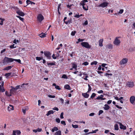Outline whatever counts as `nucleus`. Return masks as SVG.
Instances as JSON below:
<instances>
[{"instance_id":"obj_48","label":"nucleus","mask_w":135,"mask_h":135,"mask_svg":"<svg viewBox=\"0 0 135 135\" xmlns=\"http://www.w3.org/2000/svg\"><path fill=\"white\" fill-rule=\"evenodd\" d=\"M56 121L57 123H60V120L59 118H57L56 119Z\"/></svg>"},{"instance_id":"obj_19","label":"nucleus","mask_w":135,"mask_h":135,"mask_svg":"<svg viewBox=\"0 0 135 135\" xmlns=\"http://www.w3.org/2000/svg\"><path fill=\"white\" fill-rule=\"evenodd\" d=\"M13 66H8L7 67L5 68L4 69V70H8L10 69L11 68L13 67Z\"/></svg>"},{"instance_id":"obj_58","label":"nucleus","mask_w":135,"mask_h":135,"mask_svg":"<svg viewBox=\"0 0 135 135\" xmlns=\"http://www.w3.org/2000/svg\"><path fill=\"white\" fill-rule=\"evenodd\" d=\"M59 99L62 103L63 104L64 102V100L62 98H60Z\"/></svg>"},{"instance_id":"obj_31","label":"nucleus","mask_w":135,"mask_h":135,"mask_svg":"<svg viewBox=\"0 0 135 135\" xmlns=\"http://www.w3.org/2000/svg\"><path fill=\"white\" fill-rule=\"evenodd\" d=\"M88 86L89 88L88 89V91H87V93H89V92L90 91H91V86H90V85L89 84H88Z\"/></svg>"},{"instance_id":"obj_43","label":"nucleus","mask_w":135,"mask_h":135,"mask_svg":"<svg viewBox=\"0 0 135 135\" xmlns=\"http://www.w3.org/2000/svg\"><path fill=\"white\" fill-rule=\"evenodd\" d=\"M88 64H89V63H88V62L87 61L85 62H83L82 64V65H83L85 66H86V65H88Z\"/></svg>"},{"instance_id":"obj_23","label":"nucleus","mask_w":135,"mask_h":135,"mask_svg":"<svg viewBox=\"0 0 135 135\" xmlns=\"http://www.w3.org/2000/svg\"><path fill=\"white\" fill-rule=\"evenodd\" d=\"M5 91V90L1 85H0V92H3Z\"/></svg>"},{"instance_id":"obj_62","label":"nucleus","mask_w":135,"mask_h":135,"mask_svg":"<svg viewBox=\"0 0 135 135\" xmlns=\"http://www.w3.org/2000/svg\"><path fill=\"white\" fill-rule=\"evenodd\" d=\"M103 92V91L102 90H99V91H98V93H99V94H100V93H102Z\"/></svg>"},{"instance_id":"obj_22","label":"nucleus","mask_w":135,"mask_h":135,"mask_svg":"<svg viewBox=\"0 0 135 135\" xmlns=\"http://www.w3.org/2000/svg\"><path fill=\"white\" fill-rule=\"evenodd\" d=\"M58 130V129L57 127H54V128L52 129V132H54L55 131H56Z\"/></svg>"},{"instance_id":"obj_56","label":"nucleus","mask_w":135,"mask_h":135,"mask_svg":"<svg viewBox=\"0 0 135 135\" xmlns=\"http://www.w3.org/2000/svg\"><path fill=\"white\" fill-rule=\"evenodd\" d=\"M84 40V39H81V38H79L78 40V41H79V42H83Z\"/></svg>"},{"instance_id":"obj_42","label":"nucleus","mask_w":135,"mask_h":135,"mask_svg":"<svg viewBox=\"0 0 135 135\" xmlns=\"http://www.w3.org/2000/svg\"><path fill=\"white\" fill-rule=\"evenodd\" d=\"M16 61L17 62H18V63H21V61L20 59H13V61Z\"/></svg>"},{"instance_id":"obj_54","label":"nucleus","mask_w":135,"mask_h":135,"mask_svg":"<svg viewBox=\"0 0 135 135\" xmlns=\"http://www.w3.org/2000/svg\"><path fill=\"white\" fill-rule=\"evenodd\" d=\"M84 2H83V1H81L80 4L81 5H82L83 6H84L85 5V4L84 3Z\"/></svg>"},{"instance_id":"obj_57","label":"nucleus","mask_w":135,"mask_h":135,"mask_svg":"<svg viewBox=\"0 0 135 135\" xmlns=\"http://www.w3.org/2000/svg\"><path fill=\"white\" fill-rule=\"evenodd\" d=\"M52 109L56 110L57 111H58L59 110V109L57 107H55L54 108H53Z\"/></svg>"},{"instance_id":"obj_10","label":"nucleus","mask_w":135,"mask_h":135,"mask_svg":"<svg viewBox=\"0 0 135 135\" xmlns=\"http://www.w3.org/2000/svg\"><path fill=\"white\" fill-rule=\"evenodd\" d=\"M130 100L131 103L133 104L135 100V97L134 96H131L130 99Z\"/></svg>"},{"instance_id":"obj_45","label":"nucleus","mask_w":135,"mask_h":135,"mask_svg":"<svg viewBox=\"0 0 135 135\" xmlns=\"http://www.w3.org/2000/svg\"><path fill=\"white\" fill-rule=\"evenodd\" d=\"M123 11H124V10L123 9H120L119 12L118 13V14H121L123 12Z\"/></svg>"},{"instance_id":"obj_55","label":"nucleus","mask_w":135,"mask_h":135,"mask_svg":"<svg viewBox=\"0 0 135 135\" xmlns=\"http://www.w3.org/2000/svg\"><path fill=\"white\" fill-rule=\"evenodd\" d=\"M102 97L101 96H98L96 99L97 100H102Z\"/></svg>"},{"instance_id":"obj_40","label":"nucleus","mask_w":135,"mask_h":135,"mask_svg":"<svg viewBox=\"0 0 135 135\" xmlns=\"http://www.w3.org/2000/svg\"><path fill=\"white\" fill-rule=\"evenodd\" d=\"M83 9L86 11H87L88 10V6H87L86 7H85L84 6H83Z\"/></svg>"},{"instance_id":"obj_60","label":"nucleus","mask_w":135,"mask_h":135,"mask_svg":"<svg viewBox=\"0 0 135 135\" xmlns=\"http://www.w3.org/2000/svg\"><path fill=\"white\" fill-rule=\"evenodd\" d=\"M95 114V113H91L89 114V116H93Z\"/></svg>"},{"instance_id":"obj_30","label":"nucleus","mask_w":135,"mask_h":135,"mask_svg":"<svg viewBox=\"0 0 135 135\" xmlns=\"http://www.w3.org/2000/svg\"><path fill=\"white\" fill-rule=\"evenodd\" d=\"M73 66L72 68H73L76 69V68L77 65L75 63H73L72 64Z\"/></svg>"},{"instance_id":"obj_29","label":"nucleus","mask_w":135,"mask_h":135,"mask_svg":"<svg viewBox=\"0 0 135 135\" xmlns=\"http://www.w3.org/2000/svg\"><path fill=\"white\" fill-rule=\"evenodd\" d=\"M12 74V73H6L5 74V76H6V78H7L10 76Z\"/></svg>"},{"instance_id":"obj_53","label":"nucleus","mask_w":135,"mask_h":135,"mask_svg":"<svg viewBox=\"0 0 135 135\" xmlns=\"http://www.w3.org/2000/svg\"><path fill=\"white\" fill-rule=\"evenodd\" d=\"M17 42L18 43L19 42L18 40H16V39H15L13 41V43L15 44H16L17 43Z\"/></svg>"},{"instance_id":"obj_9","label":"nucleus","mask_w":135,"mask_h":135,"mask_svg":"<svg viewBox=\"0 0 135 135\" xmlns=\"http://www.w3.org/2000/svg\"><path fill=\"white\" fill-rule=\"evenodd\" d=\"M44 55L46 56L48 59H50L51 57V54L49 52H44Z\"/></svg>"},{"instance_id":"obj_6","label":"nucleus","mask_w":135,"mask_h":135,"mask_svg":"<svg viewBox=\"0 0 135 135\" xmlns=\"http://www.w3.org/2000/svg\"><path fill=\"white\" fill-rule=\"evenodd\" d=\"M128 61V59L125 58L123 59L120 62V64L121 65H124Z\"/></svg>"},{"instance_id":"obj_18","label":"nucleus","mask_w":135,"mask_h":135,"mask_svg":"<svg viewBox=\"0 0 135 135\" xmlns=\"http://www.w3.org/2000/svg\"><path fill=\"white\" fill-rule=\"evenodd\" d=\"M72 22V20L70 19L69 20H68L67 21H64V23L66 24H68V23L70 24Z\"/></svg>"},{"instance_id":"obj_52","label":"nucleus","mask_w":135,"mask_h":135,"mask_svg":"<svg viewBox=\"0 0 135 135\" xmlns=\"http://www.w3.org/2000/svg\"><path fill=\"white\" fill-rule=\"evenodd\" d=\"M55 88H56L57 89H58L59 90H60L61 89V88H60V87L58 85H56L55 87Z\"/></svg>"},{"instance_id":"obj_26","label":"nucleus","mask_w":135,"mask_h":135,"mask_svg":"<svg viewBox=\"0 0 135 135\" xmlns=\"http://www.w3.org/2000/svg\"><path fill=\"white\" fill-rule=\"evenodd\" d=\"M61 131H58L56 132L55 133V135H61Z\"/></svg>"},{"instance_id":"obj_1","label":"nucleus","mask_w":135,"mask_h":135,"mask_svg":"<svg viewBox=\"0 0 135 135\" xmlns=\"http://www.w3.org/2000/svg\"><path fill=\"white\" fill-rule=\"evenodd\" d=\"M13 61V59L5 57L3 60V63L4 64H7L10 62Z\"/></svg>"},{"instance_id":"obj_5","label":"nucleus","mask_w":135,"mask_h":135,"mask_svg":"<svg viewBox=\"0 0 135 135\" xmlns=\"http://www.w3.org/2000/svg\"><path fill=\"white\" fill-rule=\"evenodd\" d=\"M127 86L129 88H132L134 86V84L133 82H128L126 83Z\"/></svg>"},{"instance_id":"obj_3","label":"nucleus","mask_w":135,"mask_h":135,"mask_svg":"<svg viewBox=\"0 0 135 135\" xmlns=\"http://www.w3.org/2000/svg\"><path fill=\"white\" fill-rule=\"evenodd\" d=\"M119 38V37H117L115 38L114 41L113 42V43L115 45H118L120 43V40L118 39V38Z\"/></svg>"},{"instance_id":"obj_12","label":"nucleus","mask_w":135,"mask_h":135,"mask_svg":"<svg viewBox=\"0 0 135 135\" xmlns=\"http://www.w3.org/2000/svg\"><path fill=\"white\" fill-rule=\"evenodd\" d=\"M120 127V128L121 129H126V127L125 126H124L122 124L120 123H119Z\"/></svg>"},{"instance_id":"obj_27","label":"nucleus","mask_w":135,"mask_h":135,"mask_svg":"<svg viewBox=\"0 0 135 135\" xmlns=\"http://www.w3.org/2000/svg\"><path fill=\"white\" fill-rule=\"evenodd\" d=\"M16 132V133H17V135H20L21 133V132L20 130H15Z\"/></svg>"},{"instance_id":"obj_59","label":"nucleus","mask_w":135,"mask_h":135,"mask_svg":"<svg viewBox=\"0 0 135 135\" xmlns=\"http://www.w3.org/2000/svg\"><path fill=\"white\" fill-rule=\"evenodd\" d=\"M31 2L29 0H27L26 1V3L27 4L31 3Z\"/></svg>"},{"instance_id":"obj_39","label":"nucleus","mask_w":135,"mask_h":135,"mask_svg":"<svg viewBox=\"0 0 135 135\" xmlns=\"http://www.w3.org/2000/svg\"><path fill=\"white\" fill-rule=\"evenodd\" d=\"M36 59L38 61H40L42 59V57H36Z\"/></svg>"},{"instance_id":"obj_36","label":"nucleus","mask_w":135,"mask_h":135,"mask_svg":"<svg viewBox=\"0 0 135 135\" xmlns=\"http://www.w3.org/2000/svg\"><path fill=\"white\" fill-rule=\"evenodd\" d=\"M0 20H1V21L0 22V25H3V22L4 20V19H2L1 18H0Z\"/></svg>"},{"instance_id":"obj_46","label":"nucleus","mask_w":135,"mask_h":135,"mask_svg":"<svg viewBox=\"0 0 135 135\" xmlns=\"http://www.w3.org/2000/svg\"><path fill=\"white\" fill-rule=\"evenodd\" d=\"M17 17L19 18V19L22 21L23 22L24 20V18H23L21 17L20 16H17Z\"/></svg>"},{"instance_id":"obj_44","label":"nucleus","mask_w":135,"mask_h":135,"mask_svg":"<svg viewBox=\"0 0 135 135\" xmlns=\"http://www.w3.org/2000/svg\"><path fill=\"white\" fill-rule=\"evenodd\" d=\"M103 112V111L102 110H100L98 113V115H100Z\"/></svg>"},{"instance_id":"obj_51","label":"nucleus","mask_w":135,"mask_h":135,"mask_svg":"<svg viewBox=\"0 0 135 135\" xmlns=\"http://www.w3.org/2000/svg\"><path fill=\"white\" fill-rule=\"evenodd\" d=\"M61 123L62 124L65 126L66 125L65 122L64 121H61Z\"/></svg>"},{"instance_id":"obj_35","label":"nucleus","mask_w":135,"mask_h":135,"mask_svg":"<svg viewBox=\"0 0 135 135\" xmlns=\"http://www.w3.org/2000/svg\"><path fill=\"white\" fill-rule=\"evenodd\" d=\"M62 78L67 79L68 78L66 75L64 74L62 75Z\"/></svg>"},{"instance_id":"obj_38","label":"nucleus","mask_w":135,"mask_h":135,"mask_svg":"<svg viewBox=\"0 0 135 135\" xmlns=\"http://www.w3.org/2000/svg\"><path fill=\"white\" fill-rule=\"evenodd\" d=\"M15 44H13L12 45H11L9 46V47L11 49H13L14 48H16V46H15Z\"/></svg>"},{"instance_id":"obj_32","label":"nucleus","mask_w":135,"mask_h":135,"mask_svg":"<svg viewBox=\"0 0 135 135\" xmlns=\"http://www.w3.org/2000/svg\"><path fill=\"white\" fill-rule=\"evenodd\" d=\"M76 33V31H74L71 32V35L72 36H74L75 34Z\"/></svg>"},{"instance_id":"obj_17","label":"nucleus","mask_w":135,"mask_h":135,"mask_svg":"<svg viewBox=\"0 0 135 135\" xmlns=\"http://www.w3.org/2000/svg\"><path fill=\"white\" fill-rule=\"evenodd\" d=\"M54 112L52 110H49L48 112L46 114V115L48 116L50 114H53Z\"/></svg>"},{"instance_id":"obj_21","label":"nucleus","mask_w":135,"mask_h":135,"mask_svg":"<svg viewBox=\"0 0 135 135\" xmlns=\"http://www.w3.org/2000/svg\"><path fill=\"white\" fill-rule=\"evenodd\" d=\"M106 46L107 48H108L109 49H112L113 47L112 46L111 44H109L106 45Z\"/></svg>"},{"instance_id":"obj_28","label":"nucleus","mask_w":135,"mask_h":135,"mask_svg":"<svg viewBox=\"0 0 135 135\" xmlns=\"http://www.w3.org/2000/svg\"><path fill=\"white\" fill-rule=\"evenodd\" d=\"M118 126L117 124H115L114 126V129L115 130H118Z\"/></svg>"},{"instance_id":"obj_50","label":"nucleus","mask_w":135,"mask_h":135,"mask_svg":"<svg viewBox=\"0 0 135 135\" xmlns=\"http://www.w3.org/2000/svg\"><path fill=\"white\" fill-rule=\"evenodd\" d=\"M48 97L50 98H54L55 97V96L52 95H48Z\"/></svg>"},{"instance_id":"obj_25","label":"nucleus","mask_w":135,"mask_h":135,"mask_svg":"<svg viewBox=\"0 0 135 135\" xmlns=\"http://www.w3.org/2000/svg\"><path fill=\"white\" fill-rule=\"evenodd\" d=\"M46 34H45V33H42L40 35V37H44L46 36Z\"/></svg>"},{"instance_id":"obj_11","label":"nucleus","mask_w":135,"mask_h":135,"mask_svg":"<svg viewBox=\"0 0 135 135\" xmlns=\"http://www.w3.org/2000/svg\"><path fill=\"white\" fill-rule=\"evenodd\" d=\"M11 87L12 88L10 89L9 93H13V92H16V90L15 88L12 86Z\"/></svg>"},{"instance_id":"obj_37","label":"nucleus","mask_w":135,"mask_h":135,"mask_svg":"<svg viewBox=\"0 0 135 135\" xmlns=\"http://www.w3.org/2000/svg\"><path fill=\"white\" fill-rule=\"evenodd\" d=\"M72 126L73 128H77L78 127V126L77 125H74L72 124Z\"/></svg>"},{"instance_id":"obj_64","label":"nucleus","mask_w":135,"mask_h":135,"mask_svg":"<svg viewBox=\"0 0 135 135\" xmlns=\"http://www.w3.org/2000/svg\"><path fill=\"white\" fill-rule=\"evenodd\" d=\"M11 135H16V132L15 130L13 131L12 134Z\"/></svg>"},{"instance_id":"obj_47","label":"nucleus","mask_w":135,"mask_h":135,"mask_svg":"<svg viewBox=\"0 0 135 135\" xmlns=\"http://www.w3.org/2000/svg\"><path fill=\"white\" fill-rule=\"evenodd\" d=\"M64 113L63 112H61L60 114V117L61 118L63 119L64 118L63 117Z\"/></svg>"},{"instance_id":"obj_4","label":"nucleus","mask_w":135,"mask_h":135,"mask_svg":"<svg viewBox=\"0 0 135 135\" xmlns=\"http://www.w3.org/2000/svg\"><path fill=\"white\" fill-rule=\"evenodd\" d=\"M37 19L40 22H41L44 19V17L41 14H40L38 15L37 17Z\"/></svg>"},{"instance_id":"obj_49","label":"nucleus","mask_w":135,"mask_h":135,"mask_svg":"<svg viewBox=\"0 0 135 135\" xmlns=\"http://www.w3.org/2000/svg\"><path fill=\"white\" fill-rule=\"evenodd\" d=\"M88 24V21L87 20L85 22L83 23V25H86Z\"/></svg>"},{"instance_id":"obj_20","label":"nucleus","mask_w":135,"mask_h":135,"mask_svg":"<svg viewBox=\"0 0 135 135\" xmlns=\"http://www.w3.org/2000/svg\"><path fill=\"white\" fill-rule=\"evenodd\" d=\"M64 88L70 90V86L68 85H66L64 86Z\"/></svg>"},{"instance_id":"obj_24","label":"nucleus","mask_w":135,"mask_h":135,"mask_svg":"<svg viewBox=\"0 0 135 135\" xmlns=\"http://www.w3.org/2000/svg\"><path fill=\"white\" fill-rule=\"evenodd\" d=\"M9 106L11 107H12V108H10V107H8V110H13L14 109V107L13 106L11 105H9Z\"/></svg>"},{"instance_id":"obj_34","label":"nucleus","mask_w":135,"mask_h":135,"mask_svg":"<svg viewBox=\"0 0 135 135\" xmlns=\"http://www.w3.org/2000/svg\"><path fill=\"white\" fill-rule=\"evenodd\" d=\"M98 62L96 61H94V62H91V65H96L97 64Z\"/></svg>"},{"instance_id":"obj_16","label":"nucleus","mask_w":135,"mask_h":135,"mask_svg":"<svg viewBox=\"0 0 135 135\" xmlns=\"http://www.w3.org/2000/svg\"><path fill=\"white\" fill-rule=\"evenodd\" d=\"M104 107H104V109L106 110H108L110 108V107L107 104L105 105Z\"/></svg>"},{"instance_id":"obj_2","label":"nucleus","mask_w":135,"mask_h":135,"mask_svg":"<svg viewBox=\"0 0 135 135\" xmlns=\"http://www.w3.org/2000/svg\"><path fill=\"white\" fill-rule=\"evenodd\" d=\"M81 45L83 47H84L87 49H90L91 46L90 45L88 42H83L81 43Z\"/></svg>"},{"instance_id":"obj_14","label":"nucleus","mask_w":135,"mask_h":135,"mask_svg":"<svg viewBox=\"0 0 135 135\" xmlns=\"http://www.w3.org/2000/svg\"><path fill=\"white\" fill-rule=\"evenodd\" d=\"M42 129L41 128H37V129H33V132H34L35 133H36L37 132H40L42 131Z\"/></svg>"},{"instance_id":"obj_15","label":"nucleus","mask_w":135,"mask_h":135,"mask_svg":"<svg viewBox=\"0 0 135 135\" xmlns=\"http://www.w3.org/2000/svg\"><path fill=\"white\" fill-rule=\"evenodd\" d=\"M82 96L85 98H88L89 97V95L87 93H83L82 94Z\"/></svg>"},{"instance_id":"obj_63","label":"nucleus","mask_w":135,"mask_h":135,"mask_svg":"<svg viewBox=\"0 0 135 135\" xmlns=\"http://www.w3.org/2000/svg\"><path fill=\"white\" fill-rule=\"evenodd\" d=\"M112 100H109L107 102V103L108 104H110L112 103Z\"/></svg>"},{"instance_id":"obj_8","label":"nucleus","mask_w":135,"mask_h":135,"mask_svg":"<svg viewBox=\"0 0 135 135\" xmlns=\"http://www.w3.org/2000/svg\"><path fill=\"white\" fill-rule=\"evenodd\" d=\"M16 12L19 15L21 16H23L25 15L24 13L20 10H17L16 11Z\"/></svg>"},{"instance_id":"obj_41","label":"nucleus","mask_w":135,"mask_h":135,"mask_svg":"<svg viewBox=\"0 0 135 135\" xmlns=\"http://www.w3.org/2000/svg\"><path fill=\"white\" fill-rule=\"evenodd\" d=\"M47 65H48L52 66L54 65H55V64L53 62L48 63H47Z\"/></svg>"},{"instance_id":"obj_7","label":"nucleus","mask_w":135,"mask_h":135,"mask_svg":"<svg viewBox=\"0 0 135 135\" xmlns=\"http://www.w3.org/2000/svg\"><path fill=\"white\" fill-rule=\"evenodd\" d=\"M108 3L107 2H104L100 4L99 7H102L103 8H104L107 6L108 4Z\"/></svg>"},{"instance_id":"obj_33","label":"nucleus","mask_w":135,"mask_h":135,"mask_svg":"<svg viewBox=\"0 0 135 135\" xmlns=\"http://www.w3.org/2000/svg\"><path fill=\"white\" fill-rule=\"evenodd\" d=\"M96 94L94 93H93L92 94L91 96L90 97V98L93 99L96 96Z\"/></svg>"},{"instance_id":"obj_61","label":"nucleus","mask_w":135,"mask_h":135,"mask_svg":"<svg viewBox=\"0 0 135 135\" xmlns=\"http://www.w3.org/2000/svg\"><path fill=\"white\" fill-rule=\"evenodd\" d=\"M22 111L23 113V114H25L26 113V111L25 110V109H24L23 108H22Z\"/></svg>"},{"instance_id":"obj_13","label":"nucleus","mask_w":135,"mask_h":135,"mask_svg":"<svg viewBox=\"0 0 135 135\" xmlns=\"http://www.w3.org/2000/svg\"><path fill=\"white\" fill-rule=\"evenodd\" d=\"M103 39H100L99 41V46L102 47L103 46Z\"/></svg>"}]
</instances>
